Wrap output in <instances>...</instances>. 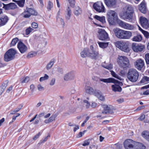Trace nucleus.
<instances>
[{
    "label": "nucleus",
    "mask_w": 149,
    "mask_h": 149,
    "mask_svg": "<svg viewBox=\"0 0 149 149\" xmlns=\"http://www.w3.org/2000/svg\"><path fill=\"white\" fill-rule=\"evenodd\" d=\"M93 48L92 45L90 46L89 49L84 48L80 53L81 56L83 58L88 57L92 59H96L98 56L99 53L98 51L95 50Z\"/></svg>",
    "instance_id": "f257e3e1"
},
{
    "label": "nucleus",
    "mask_w": 149,
    "mask_h": 149,
    "mask_svg": "<svg viewBox=\"0 0 149 149\" xmlns=\"http://www.w3.org/2000/svg\"><path fill=\"white\" fill-rule=\"evenodd\" d=\"M139 76V72L134 68L130 69L127 74V77L128 80L132 82L137 81Z\"/></svg>",
    "instance_id": "f03ea898"
},
{
    "label": "nucleus",
    "mask_w": 149,
    "mask_h": 149,
    "mask_svg": "<svg viewBox=\"0 0 149 149\" xmlns=\"http://www.w3.org/2000/svg\"><path fill=\"white\" fill-rule=\"evenodd\" d=\"M107 15H108V21L109 24L111 25H113L118 19L117 13L114 11L110 10L109 11Z\"/></svg>",
    "instance_id": "7ed1b4c3"
},
{
    "label": "nucleus",
    "mask_w": 149,
    "mask_h": 149,
    "mask_svg": "<svg viewBox=\"0 0 149 149\" xmlns=\"http://www.w3.org/2000/svg\"><path fill=\"white\" fill-rule=\"evenodd\" d=\"M16 54V51L13 49H10L6 52L4 55V60L8 62L13 59Z\"/></svg>",
    "instance_id": "20e7f679"
},
{
    "label": "nucleus",
    "mask_w": 149,
    "mask_h": 149,
    "mask_svg": "<svg viewBox=\"0 0 149 149\" xmlns=\"http://www.w3.org/2000/svg\"><path fill=\"white\" fill-rule=\"evenodd\" d=\"M119 61H118L119 65L123 68H129L130 64L128 58L125 56H121L119 58Z\"/></svg>",
    "instance_id": "39448f33"
},
{
    "label": "nucleus",
    "mask_w": 149,
    "mask_h": 149,
    "mask_svg": "<svg viewBox=\"0 0 149 149\" xmlns=\"http://www.w3.org/2000/svg\"><path fill=\"white\" fill-rule=\"evenodd\" d=\"M116 45L117 47L125 52H128L130 51L128 42L118 41L116 42Z\"/></svg>",
    "instance_id": "423d86ee"
},
{
    "label": "nucleus",
    "mask_w": 149,
    "mask_h": 149,
    "mask_svg": "<svg viewBox=\"0 0 149 149\" xmlns=\"http://www.w3.org/2000/svg\"><path fill=\"white\" fill-rule=\"evenodd\" d=\"M23 17L25 18H28L31 15L37 16L38 14L37 12L34 8H27L23 13Z\"/></svg>",
    "instance_id": "0eeeda50"
},
{
    "label": "nucleus",
    "mask_w": 149,
    "mask_h": 149,
    "mask_svg": "<svg viewBox=\"0 0 149 149\" xmlns=\"http://www.w3.org/2000/svg\"><path fill=\"white\" fill-rule=\"evenodd\" d=\"M98 37L101 40L107 41L109 40L107 33L104 29H100L98 31Z\"/></svg>",
    "instance_id": "6e6552de"
},
{
    "label": "nucleus",
    "mask_w": 149,
    "mask_h": 149,
    "mask_svg": "<svg viewBox=\"0 0 149 149\" xmlns=\"http://www.w3.org/2000/svg\"><path fill=\"white\" fill-rule=\"evenodd\" d=\"M132 47L134 52H138L142 51L145 48V47L141 44L134 42L132 44Z\"/></svg>",
    "instance_id": "1a4fd4ad"
},
{
    "label": "nucleus",
    "mask_w": 149,
    "mask_h": 149,
    "mask_svg": "<svg viewBox=\"0 0 149 149\" xmlns=\"http://www.w3.org/2000/svg\"><path fill=\"white\" fill-rule=\"evenodd\" d=\"M93 7L94 9L98 12H104L105 8L102 2H97L94 4Z\"/></svg>",
    "instance_id": "9d476101"
},
{
    "label": "nucleus",
    "mask_w": 149,
    "mask_h": 149,
    "mask_svg": "<svg viewBox=\"0 0 149 149\" xmlns=\"http://www.w3.org/2000/svg\"><path fill=\"white\" fill-rule=\"evenodd\" d=\"M136 142L130 139H128L124 142V146L125 149H133Z\"/></svg>",
    "instance_id": "9b49d317"
},
{
    "label": "nucleus",
    "mask_w": 149,
    "mask_h": 149,
    "mask_svg": "<svg viewBox=\"0 0 149 149\" xmlns=\"http://www.w3.org/2000/svg\"><path fill=\"white\" fill-rule=\"evenodd\" d=\"M118 22L119 26L125 29L132 30L134 28V26L133 25L124 22L121 20L119 21Z\"/></svg>",
    "instance_id": "f8f14e48"
},
{
    "label": "nucleus",
    "mask_w": 149,
    "mask_h": 149,
    "mask_svg": "<svg viewBox=\"0 0 149 149\" xmlns=\"http://www.w3.org/2000/svg\"><path fill=\"white\" fill-rule=\"evenodd\" d=\"M139 21L141 26L144 29H147L149 28V20L146 17H141Z\"/></svg>",
    "instance_id": "ddd939ff"
},
{
    "label": "nucleus",
    "mask_w": 149,
    "mask_h": 149,
    "mask_svg": "<svg viewBox=\"0 0 149 149\" xmlns=\"http://www.w3.org/2000/svg\"><path fill=\"white\" fill-rule=\"evenodd\" d=\"M100 81L104 83H117L119 84L120 85L123 84L122 82L118 81L113 78H109L107 79L100 78Z\"/></svg>",
    "instance_id": "4468645a"
},
{
    "label": "nucleus",
    "mask_w": 149,
    "mask_h": 149,
    "mask_svg": "<svg viewBox=\"0 0 149 149\" xmlns=\"http://www.w3.org/2000/svg\"><path fill=\"white\" fill-rule=\"evenodd\" d=\"M121 17L125 20L130 22H132L134 19L133 14L127 13H123Z\"/></svg>",
    "instance_id": "2eb2a0df"
},
{
    "label": "nucleus",
    "mask_w": 149,
    "mask_h": 149,
    "mask_svg": "<svg viewBox=\"0 0 149 149\" xmlns=\"http://www.w3.org/2000/svg\"><path fill=\"white\" fill-rule=\"evenodd\" d=\"M134 65L136 68L139 70H141L144 67V61L139 58L135 62Z\"/></svg>",
    "instance_id": "dca6fc26"
},
{
    "label": "nucleus",
    "mask_w": 149,
    "mask_h": 149,
    "mask_svg": "<svg viewBox=\"0 0 149 149\" xmlns=\"http://www.w3.org/2000/svg\"><path fill=\"white\" fill-rule=\"evenodd\" d=\"M107 6L109 8H115L116 6V0H104Z\"/></svg>",
    "instance_id": "f3484780"
},
{
    "label": "nucleus",
    "mask_w": 149,
    "mask_h": 149,
    "mask_svg": "<svg viewBox=\"0 0 149 149\" xmlns=\"http://www.w3.org/2000/svg\"><path fill=\"white\" fill-rule=\"evenodd\" d=\"M104 109L102 112L103 114L110 113L112 114L113 113L111 106L104 105L103 106Z\"/></svg>",
    "instance_id": "a211bd4d"
},
{
    "label": "nucleus",
    "mask_w": 149,
    "mask_h": 149,
    "mask_svg": "<svg viewBox=\"0 0 149 149\" xmlns=\"http://www.w3.org/2000/svg\"><path fill=\"white\" fill-rule=\"evenodd\" d=\"M17 47L21 53H24L27 49L26 46L21 41H19L18 43Z\"/></svg>",
    "instance_id": "6ab92c4d"
},
{
    "label": "nucleus",
    "mask_w": 149,
    "mask_h": 149,
    "mask_svg": "<svg viewBox=\"0 0 149 149\" xmlns=\"http://www.w3.org/2000/svg\"><path fill=\"white\" fill-rule=\"evenodd\" d=\"M75 76V72L72 71L66 74L64 77V79L65 81L71 80L74 79Z\"/></svg>",
    "instance_id": "aec40b11"
},
{
    "label": "nucleus",
    "mask_w": 149,
    "mask_h": 149,
    "mask_svg": "<svg viewBox=\"0 0 149 149\" xmlns=\"http://www.w3.org/2000/svg\"><path fill=\"white\" fill-rule=\"evenodd\" d=\"M113 31L116 36L118 38L123 39L124 30L116 28L114 29Z\"/></svg>",
    "instance_id": "412c9836"
},
{
    "label": "nucleus",
    "mask_w": 149,
    "mask_h": 149,
    "mask_svg": "<svg viewBox=\"0 0 149 149\" xmlns=\"http://www.w3.org/2000/svg\"><path fill=\"white\" fill-rule=\"evenodd\" d=\"M133 37L132 40L134 41L140 42L142 39V37L141 35L138 32H134L133 34Z\"/></svg>",
    "instance_id": "4be33fe9"
},
{
    "label": "nucleus",
    "mask_w": 149,
    "mask_h": 149,
    "mask_svg": "<svg viewBox=\"0 0 149 149\" xmlns=\"http://www.w3.org/2000/svg\"><path fill=\"white\" fill-rule=\"evenodd\" d=\"M85 91L86 93L90 95H95L96 93V91H97L98 90L96 89H94L88 86H86L85 87Z\"/></svg>",
    "instance_id": "5701e85b"
},
{
    "label": "nucleus",
    "mask_w": 149,
    "mask_h": 149,
    "mask_svg": "<svg viewBox=\"0 0 149 149\" xmlns=\"http://www.w3.org/2000/svg\"><path fill=\"white\" fill-rule=\"evenodd\" d=\"M139 10L143 14L146 13L147 9L144 2H142L139 5Z\"/></svg>",
    "instance_id": "b1692460"
},
{
    "label": "nucleus",
    "mask_w": 149,
    "mask_h": 149,
    "mask_svg": "<svg viewBox=\"0 0 149 149\" xmlns=\"http://www.w3.org/2000/svg\"><path fill=\"white\" fill-rule=\"evenodd\" d=\"M8 20V17L7 16H3L0 18V27L6 25Z\"/></svg>",
    "instance_id": "393cba45"
},
{
    "label": "nucleus",
    "mask_w": 149,
    "mask_h": 149,
    "mask_svg": "<svg viewBox=\"0 0 149 149\" xmlns=\"http://www.w3.org/2000/svg\"><path fill=\"white\" fill-rule=\"evenodd\" d=\"M17 6L14 3H11L4 5V8L6 10L14 9L17 8Z\"/></svg>",
    "instance_id": "a878e982"
},
{
    "label": "nucleus",
    "mask_w": 149,
    "mask_h": 149,
    "mask_svg": "<svg viewBox=\"0 0 149 149\" xmlns=\"http://www.w3.org/2000/svg\"><path fill=\"white\" fill-rule=\"evenodd\" d=\"M71 11L69 6H68L65 11V18L67 20L70 19L71 15Z\"/></svg>",
    "instance_id": "bb28decb"
},
{
    "label": "nucleus",
    "mask_w": 149,
    "mask_h": 149,
    "mask_svg": "<svg viewBox=\"0 0 149 149\" xmlns=\"http://www.w3.org/2000/svg\"><path fill=\"white\" fill-rule=\"evenodd\" d=\"M123 39H129L132 36V33L131 32L124 30Z\"/></svg>",
    "instance_id": "cd10ccee"
},
{
    "label": "nucleus",
    "mask_w": 149,
    "mask_h": 149,
    "mask_svg": "<svg viewBox=\"0 0 149 149\" xmlns=\"http://www.w3.org/2000/svg\"><path fill=\"white\" fill-rule=\"evenodd\" d=\"M111 88L112 91L115 92H120L122 90L121 87L119 85H113L111 86Z\"/></svg>",
    "instance_id": "c85d7f7f"
},
{
    "label": "nucleus",
    "mask_w": 149,
    "mask_h": 149,
    "mask_svg": "<svg viewBox=\"0 0 149 149\" xmlns=\"http://www.w3.org/2000/svg\"><path fill=\"white\" fill-rule=\"evenodd\" d=\"M145 146L141 143L136 142L133 149H145Z\"/></svg>",
    "instance_id": "c756f323"
},
{
    "label": "nucleus",
    "mask_w": 149,
    "mask_h": 149,
    "mask_svg": "<svg viewBox=\"0 0 149 149\" xmlns=\"http://www.w3.org/2000/svg\"><path fill=\"white\" fill-rule=\"evenodd\" d=\"M94 17V18L99 21L103 24L105 22V17L104 16L100 17L97 15H95Z\"/></svg>",
    "instance_id": "7c9ffc66"
},
{
    "label": "nucleus",
    "mask_w": 149,
    "mask_h": 149,
    "mask_svg": "<svg viewBox=\"0 0 149 149\" xmlns=\"http://www.w3.org/2000/svg\"><path fill=\"white\" fill-rule=\"evenodd\" d=\"M95 95L101 101H104L105 100V98L102 95L101 92L99 90L96 91Z\"/></svg>",
    "instance_id": "2f4dec72"
},
{
    "label": "nucleus",
    "mask_w": 149,
    "mask_h": 149,
    "mask_svg": "<svg viewBox=\"0 0 149 149\" xmlns=\"http://www.w3.org/2000/svg\"><path fill=\"white\" fill-rule=\"evenodd\" d=\"M98 43L100 48L104 49L107 48L108 46L109 42H98Z\"/></svg>",
    "instance_id": "473e14b6"
},
{
    "label": "nucleus",
    "mask_w": 149,
    "mask_h": 149,
    "mask_svg": "<svg viewBox=\"0 0 149 149\" xmlns=\"http://www.w3.org/2000/svg\"><path fill=\"white\" fill-rule=\"evenodd\" d=\"M142 136L148 141H149V132L145 131L142 133Z\"/></svg>",
    "instance_id": "72a5a7b5"
},
{
    "label": "nucleus",
    "mask_w": 149,
    "mask_h": 149,
    "mask_svg": "<svg viewBox=\"0 0 149 149\" xmlns=\"http://www.w3.org/2000/svg\"><path fill=\"white\" fill-rule=\"evenodd\" d=\"M82 12L81 8L79 7H76L74 11V14L76 16H78L81 14Z\"/></svg>",
    "instance_id": "f704fd0d"
},
{
    "label": "nucleus",
    "mask_w": 149,
    "mask_h": 149,
    "mask_svg": "<svg viewBox=\"0 0 149 149\" xmlns=\"http://www.w3.org/2000/svg\"><path fill=\"white\" fill-rule=\"evenodd\" d=\"M13 1L16 2L19 7H22L24 6L25 0H20L19 1L13 0Z\"/></svg>",
    "instance_id": "c9c22d12"
},
{
    "label": "nucleus",
    "mask_w": 149,
    "mask_h": 149,
    "mask_svg": "<svg viewBox=\"0 0 149 149\" xmlns=\"http://www.w3.org/2000/svg\"><path fill=\"white\" fill-rule=\"evenodd\" d=\"M55 62V60L54 59H52L51 61L47 64L46 66V68L47 70H49L51 68L52 65H54Z\"/></svg>",
    "instance_id": "e433bc0d"
},
{
    "label": "nucleus",
    "mask_w": 149,
    "mask_h": 149,
    "mask_svg": "<svg viewBox=\"0 0 149 149\" xmlns=\"http://www.w3.org/2000/svg\"><path fill=\"white\" fill-rule=\"evenodd\" d=\"M110 71L111 72V74L113 77L120 80H121V77L120 76H119L118 74H116V73L115 72H114L113 71L111 70Z\"/></svg>",
    "instance_id": "4c0bfd02"
},
{
    "label": "nucleus",
    "mask_w": 149,
    "mask_h": 149,
    "mask_svg": "<svg viewBox=\"0 0 149 149\" xmlns=\"http://www.w3.org/2000/svg\"><path fill=\"white\" fill-rule=\"evenodd\" d=\"M123 13H127L133 14V8L131 6H128L127 9L126 11Z\"/></svg>",
    "instance_id": "58836bf2"
},
{
    "label": "nucleus",
    "mask_w": 149,
    "mask_h": 149,
    "mask_svg": "<svg viewBox=\"0 0 149 149\" xmlns=\"http://www.w3.org/2000/svg\"><path fill=\"white\" fill-rule=\"evenodd\" d=\"M18 40L19 39L17 38L13 39L10 44V47L15 45Z\"/></svg>",
    "instance_id": "ea45409f"
},
{
    "label": "nucleus",
    "mask_w": 149,
    "mask_h": 149,
    "mask_svg": "<svg viewBox=\"0 0 149 149\" xmlns=\"http://www.w3.org/2000/svg\"><path fill=\"white\" fill-rule=\"evenodd\" d=\"M36 54L37 53L35 52H30L28 53L27 56V58H30L33 57L35 56Z\"/></svg>",
    "instance_id": "a19ab883"
},
{
    "label": "nucleus",
    "mask_w": 149,
    "mask_h": 149,
    "mask_svg": "<svg viewBox=\"0 0 149 149\" xmlns=\"http://www.w3.org/2000/svg\"><path fill=\"white\" fill-rule=\"evenodd\" d=\"M29 80V77H24L20 80L21 82L22 83H24L27 82Z\"/></svg>",
    "instance_id": "79ce46f5"
},
{
    "label": "nucleus",
    "mask_w": 149,
    "mask_h": 149,
    "mask_svg": "<svg viewBox=\"0 0 149 149\" xmlns=\"http://www.w3.org/2000/svg\"><path fill=\"white\" fill-rule=\"evenodd\" d=\"M102 66L104 68L109 70H111L113 68V65L111 63L107 65H104L103 64H102Z\"/></svg>",
    "instance_id": "37998d69"
},
{
    "label": "nucleus",
    "mask_w": 149,
    "mask_h": 149,
    "mask_svg": "<svg viewBox=\"0 0 149 149\" xmlns=\"http://www.w3.org/2000/svg\"><path fill=\"white\" fill-rule=\"evenodd\" d=\"M149 81V77L147 76H144L141 81V82L142 83H144L145 81Z\"/></svg>",
    "instance_id": "c03bdc74"
},
{
    "label": "nucleus",
    "mask_w": 149,
    "mask_h": 149,
    "mask_svg": "<svg viewBox=\"0 0 149 149\" xmlns=\"http://www.w3.org/2000/svg\"><path fill=\"white\" fill-rule=\"evenodd\" d=\"M33 31V29L31 28L30 27H29L26 29L25 30L26 35H28Z\"/></svg>",
    "instance_id": "a18cd8bd"
},
{
    "label": "nucleus",
    "mask_w": 149,
    "mask_h": 149,
    "mask_svg": "<svg viewBox=\"0 0 149 149\" xmlns=\"http://www.w3.org/2000/svg\"><path fill=\"white\" fill-rule=\"evenodd\" d=\"M49 77V76L46 74H45L43 77H41L40 78L39 80L40 82H41L44 80L48 79Z\"/></svg>",
    "instance_id": "49530a36"
},
{
    "label": "nucleus",
    "mask_w": 149,
    "mask_h": 149,
    "mask_svg": "<svg viewBox=\"0 0 149 149\" xmlns=\"http://www.w3.org/2000/svg\"><path fill=\"white\" fill-rule=\"evenodd\" d=\"M8 80L5 81L2 83V85L0 86L2 87L3 88L5 89L8 86Z\"/></svg>",
    "instance_id": "de8ad7c7"
},
{
    "label": "nucleus",
    "mask_w": 149,
    "mask_h": 149,
    "mask_svg": "<svg viewBox=\"0 0 149 149\" xmlns=\"http://www.w3.org/2000/svg\"><path fill=\"white\" fill-rule=\"evenodd\" d=\"M57 71L58 73L61 74L64 73L63 69L62 68L58 66L57 67Z\"/></svg>",
    "instance_id": "09e8293b"
},
{
    "label": "nucleus",
    "mask_w": 149,
    "mask_h": 149,
    "mask_svg": "<svg viewBox=\"0 0 149 149\" xmlns=\"http://www.w3.org/2000/svg\"><path fill=\"white\" fill-rule=\"evenodd\" d=\"M70 6L72 8L74 6L75 3V0H68Z\"/></svg>",
    "instance_id": "8fccbe9b"
},
{
    "label": "nucleus",
    "mask_w": 149,
    "mask_h": 149,
    "mask_svg": "<svg viewBox=\"0 0 149 149\" xmlns=\"http://www.w3.org/2000/svg\"><path fill=\"white\" fill-rule=\"evenodd\" d=\"M56 19L57 20H58L59 19H60V21L61 22V25H62L63 27H64L65 25V22H64L63 19L62 18H61L59 17V16H57L56 17Z\"/></svg>",
    "instance_id": "3c124183"
},
{
    "label": "nucleus",
    "mask_w": 149,
    "mask_h": 149,
    "mask_svg": "<svg viewBox=\"0 0 149 149\" xmlns=\"http://www.w3.org/2000/svg\"><path fill=\"white\" fill-rule=\"evenodd\" d=\"M142 30V32L144 36L146 38H149V33L145 31H144L143 29Z\"/></svg>",
    "instance_id": "603ef678"
},
{
    "label": "nucleus",
    "mask_w": 149,
    "mask_h": 149,
    "mask_svg": "<svg viewBox=\"0 0 149 149\" xmlns=\"http://www.w3.org/2000/svg\"><path fill=\"white\" fill-rule=\"evenodd\" d=\"M56 117V114H53L49 118V119L50 122L55 120V119Z\"/></svg>",
    "instance_id": "864d4df0"
},
{
    "label": "nucleus",
    "mask_w": 149,
    "mask_h": 149,
    "mask_svg": "<svg viewBox=\"0 0 149 149\" xmlns=\"http://www.w3.org/2000/svg\"><path fill=\"white\" fill-rule=\"evenodd\" d=\"M52 7V3L51 2L49 1L48 3V5L47 7V8L50 10Z\"/></svg>",
    "instance_id": "5fc2aeb1"
},
{
    "label": "nucleus",
    "mask_w": 149,
    "mask_h": 149,
    "mask_svg": "<svg viewBox=\"0 0 149 149\" xmlns=\"http://www.w3.org/2000/svg\"><path fill=\"white\" fill-rule=\"evenodd\" d=\"M50 135L49 134L47 136V137H46L44 139L42 140H40L39 143H44L45 141H46L48 139V137H50Z\"/></svg>",
    "instance_id": "6e6d98bb"
},
{
    "label": "nucleus",
    "mask_w": 149,
    "mask_h": 149,
    "mask_svg": "<svg viewBox=\"0 0 149 149\" xmlns=\"http://www.w3.org/2000/svg\"><path fill=\"white\" fill-rule=\"evenodd\" d=\"M55 79L54 78H52L50 81V85L51 86H52L55 84Z\"/></svg>",
    "instance_id": "4d7b16f0"
},
{
    "label": "nucleus",
    "mask_w": 149,
    "mask_h": 149,
    "mask_svg": "<svg viewBox=\"0 0 149 149\" xmlns=\"http://www.w3.org/2000/svg\"><path fill=\"white\" fill-rule=\"evenodd\" d=\"M88 140H86L84 142V143L82 144L83 146H86L90 144V142L88 141Z\"/></svg>",
    "instance_id": "13d9d810"
},
{
    "label": "nucleus",
    "mask_w": 149,
    "mask_h": 149,
    "mask_svg": "<svg viewBox=\"0 0 149 149\" xmlns=\"http://www.w3.org/2000/svg\"><path fill=\"white\" fill-rule=\"evenodd\" d=\"M31 26L33 28L36 29L38 27V24L36 23L33 22L31 24Z\"/></svg>",
    "instance_id": "bf43d9fd"
},
{
    "label": "nucleus",
    "mask_w": 149,
    "mask_h": 149,
    "mask_svg": "<svg viewBox=\"0 0 149 149\" xmlns=\"http://www.w3.org/2000/svg\"><path fill=\"white\" fill-rule=\"evenodd\" d=\"M41 134L40 132H39L38 134L35 135L33 137V139L34 140H36L38 138L39 136H40Z\"/></svg>",
    "instance_id": "052dcab7"
},
{
    "label": "nucleus",
    "mask_w": 149,
    "mask_h": 149,
    "mask_svg": "<svg viewBox=\"0 0 149 149\" xmlns=\"http://www.w3.org/2000/svg\"><path fill=\"white\" fill-rule=\"evenodd\" d=\"M145 118V116L144 114L141 115L139 118V119L141 120H142L144 119Z\"/></svg>",
    "instance_id": "680f3d73"
},
{
    "label": "nucleus",
    "mask_w": 149,
    "mask_h": 149,
    "mask_svg": "<svg viewBox=\"0 0 149 149\" xmlns=\"http://www.w3.org/2000/svg\"><path fill=\"white\" fill-rule=\"evenodd\" d=\"M38 88L39 91H41L44 89L43 87L40 85H38Z\"/></svg>",
    "instance_id": "e2e57ef3"
},
{
    "label": "nucleus",
    "mask_w": 149,
    "mask_h": 149,
    "mask_svg": "<svg viewBox=\"0 0 149 149\" xmlns=\"http://www.w3.org/2000/svg\"><path fill=\"white\" fill-rule=\"evenodd\" d=\"M83 134L82 132H81L79 133L78 134L77 136V137L78 138L81 137L82 136Z\"/></svg>",
    "instance_id": "0e129e2a"
},
{
    "label": "nucleus",
    "mask_w": 149,
    "mask_h": 149,
    "mask_svg": "<svg viewBox=\"0 0 149 149\" xmlns=\"http://www.w3.org/2000/svg\"><path fill=\"white\" fill-rule=\"evenodd\" d=\"M17 113V111H16L14 110H11L10 111V114L11 115H13Z\"/></svg>",
    "instance_id": "69168bd1"
},
{
    "label": "nucleus",
    "mask_w": 149,
    "mask_h": 149,
    "mask_svg": "<svg viewBox=\"0 0 149 149\" xmlns=\"http://www.w3.org/2000/svg\"><path fill=\"white\" fill-rule=\"evenodd\" d=\"M4 90L5 89L3 88L2 87L0 86V95L3 93Z\"/></svg>",
    "instance_id": "338daca9"
},
{
    "label": "nucleus",
    "mask_w": 149,
    "mask_h": 149,
    "mask_svg": "<svg viewBox=\"0 0 149 149\" xmlns=\"http://www.w3.org/2000/svg\"><path fill=\"white\" fill-rule=\"evenodd\" d=\"M143 94L146 95H149V90H147L146 91L144 92Z\"/></svg>",
    "instance_id": "774afa93"
}]
</instances>
